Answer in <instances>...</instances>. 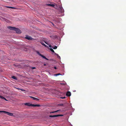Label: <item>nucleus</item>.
Segmentation results:
<instances>
[{"label": "nucleus", "mask_w": 126, "mask_h": 126, "mask_svg": "<svg viewBox=\"0 0 126 126\" xmlns=\"http://www.w3.org/2000/svg\"><path fill=\"white\" fill-rule=\"evenodd\" d=\"M7 27L11 30L15 31L17 33H21L20 30L18 28L11 26H8Z\"/></svg>", "instance_id": "obj_1"}, {"label": "nucleus", "mask_w": 126, "mask_h": 126, "mask_svg": "<svg viewBox=\"0 0 126 126\" xmlns=\"http://www.w3.org/2000/svg\"><path fill=\"white\" fill-rule=\"evenodd\" d=\"M24 105H25L27 106H32V107H40V105L39 104H32L30 103H25Z\"/></svg>", "instance_id": "obj_2"}, {"label": "nucleus", "mask_w": 126, "mask_h": 126, "mask_svg": "<svg viewBox=\"0 0 126 126\" xmlns=\"http://www.w3.org/2000/svg\"><path fill=\"white\" fill-rule=\"evenodd\" d=\"M4 112V113H5V114H7L8 115H9L10 116H12L13 115V113H10L9 112H7L4 111H0V112Z\"/></svg>", "instance_id": "obj_3"}, {"label": "nucleus", "mask_w": 126, "mask_h": 126, "mask_svg": "<svg viewBox=\"0 0 126 126\" xmlns=\"http://www.w3.org/2000/svg\"><path fill=\"white\" fill-rule=\"evenodd\" d=\"M63 115L62 114H58V115H50L49 116V117H57L59 116H62Z\"/></svg>", "instance_id": "obj_4"}, {"label": "nucleus", "mask_w": 126, "mask_h": 126, "mask_svg": "<svg viewBox=\"0 0 126 126\" xmlns=\"http://www.w3.org/2000/svg\"><path fill=\"white\" fill-rule=\"evenodd\" d=\"M25 38L28 40H31L32 39V37L28 35H26Z\"/></svg>", "instance_id": "obj_5"}, {"label": "nucleus", "mask_w": 126, "mask_h": 126, "mask_svg": "<svg viewBox=\"0 0 126 126\" xmlns=\"http://www.w3.org/2000/svg\"><path fill=\"white\" fill-rule=\"evenodd\" d=\"M71 95V93L69 91L67 92L66 94V95L67 96H69Z\"/></svg>", "instance_id": "obj_6"}, {"label": "nucleus", "mask_w": 126, "mask_h": 126, "mask_svg": "<svg viewBox=\"0 0 126 126\" xmlns=\"http://www.w3.org/2000/svg\"><path fill=\"white\" fill-rule=\"evenodd\" d=\"M31 97L32 98L33 100H35L37 101H38L39 100V99L38 98L32 97Z\"/></svg>", "instance_id": "obj_7"}, {"label": "nucleus", "mask_w": 126, "mask_h": 126, "mask_svg": "<svg viewBox=\"0 0 126 126\" xmlns=\"http://www.w3.org/2000/svg\"><path fill=\"white\" fill-rule=\"evenodd\" d=\"M46 5L48 6H52V7H54L55 6V5L54 4H46Z\"/></svg>", "instance_id": "obj_8"}, {"label": "nucleus", "mask_w": 126, "mask_h": 126, "mask_svg": "<svg viewBox=\"0 0 126 126\" xmlns=\"http://www.w3.org/2000/svg\"><path fill=\"white\" fill-rule=\"evenodd\" d=\"M41 56L43 58L46 59V60H48V59H47L45 56L43 55H41Z\"/></svg>", "instance_id": "obj_9"}, {"label": "nucleus", "mask_w": 126, "mask_h": 126, "mask_svg": "<svg viewBox=\"0 0 126 126\" xmlns=\"http://www.w3.org/2000/svg\"><path fill=\"white\" fill-rule=\"evenodd\" d=\"M6 7L7 8H11L12 9H17L16 8H15V7H9V6H6Z\"/></svg>", "instance_id": "obj_10"}, {"label": "nucleus", "mask_w": 126, "mask_h": 126, "mask_svg": "<svg viewBox=\"0 0 126 126\" xmlns=\"http://www.w3.org/2000/svg\"><path fill=\"white\" fill-rule=\"evenodd\" d=\"M55 54L57 56V58H58L59 59H60V57L59 56L58 54H56V53H55Z\"/></svg>", "instance_id": "obj_11"}, {"label": "nucleus", "mask_w": 126, "mask_h": 126, "mask_svg": "<svg viewBox=\"0 0 126 126\" xmlns=\"http://www.w3.org/2000/svg\"><path fill=\"white\" fill-rule=\"evenodd\" d=\"M12 78L14 79H17V78L15 76H12Z\"/></svg>", "instance_id": "obj_12"}, {"label": "nucleus", "mask_w": 126, "mask_h": 126, "mask_svg": "<svg viewBox=\"0 0 126 126\" xmlns=\"http://www.w3.org/2000/svg\"><path fill=\"white\" fill-rule=\"evenodd\" d=\"M41 44L43 45L45 47H47V46L43 42H41Z\"/></svg>", "instance_id": "obj_13"}, {"label": "nucleus", "mask_w": 126, "mask_h": 126, "mask_svg": "<svg viewBox=\"0 0 126 126\" xmlns=\"http://www.w3.org/2000/svg\"><path fill=\"white\" fill-rule=\"evenodd\" d=\"M50 51L52 52L53 53H55L54 51L53 50L52 48H50Z\"/></svg>", "instance_id": "obj_14"}, {"label": "nucleus", "mask_w": 126, "mask_h": 126, "mask_svg": "<svg viewBox=\"0 0 126 126\" xmlns=\"http://www.w3.org/2000/svg\"><path fill=\"white\" fill-rule=\"evenodd\" d=\"M52 48L54 49H56L57 48V47L56 46H55L54 47H53Z\"/></svg>", "instance_id": "obj_15"}, {"label": "nucleus", "mask_w": 126, "mask_h": 126, "mask_svg": "<svg viewBox=\"0 0 126 126\" xmlns=\"http://www.w3.org/2000/svg\"><path fill=\"white\" fill-rule=\"evenodd\" d=\"M58 111H59V110H57V111H54L51 112L50 113H54V112H57Z\"/></svg>", "instance_id": "obj_16"}, {"label": "nucleus", "mask_w": 126, "mask_h": 126, "mask_svg": "<svg viewBox=\"0 0 126 126\" xmlns=\"http://www.w3.org/2000/svg\"><path fill=\"white\" fill-rule=\"evenodd\" d=\"M37 53L40 56H41V55H42V54H40L39 52L37 51Z\"/></svg>", "instance_id": "obj_17"}, {"label": "nucleus", "mask_w": 126, "mask_h": 126, "mask_svg": "<svg viewBox=\"0 0 126 126\" xmlns=\"http://www.w3.org/2000/svg\"><path fill=\"white\" fill-rule=\"evenodd\" d=\"M4 97L1 95H0V98L4 99Z\"/></svg>", "instance_id": "obj_18"}, {"label": "nucleus", "mask_w": 126, "mask_h": 126, "mask_svg": "<svg viewBox=\"0 0 126 126\" xmlns=\"http://www.w3.org/2000/svg\"><path fill=\"white\" fill-rule=\"evenodd\" d=\"M61 75V74H60V73H58V74H55V75H56V76H58V75Z\"/></svg>", "instance_id": "obj_19"}, {"label": "nucleus", "mask_w": 126, "mask_h": 126, "mask_svg": "<svg viewBox=\"0 0 126 126\" xmlns=\"http://www.w3.org/2000/svg\"><path fill=\"white\" fill-rule=\"evenodd\" d=\"M49 47L50 48H52L53 47L50 45H49Z\"/></svg>", "instance_id": "obj_20"}, {"label": "nucleus", "mask_w": 126, "mask_h": 126, "mask_svg": "<svg viewBox=\"0 0 126 126\" xmlns=\"http://www.w3.org/2000/svg\"><path fill=\"white\" fill-rule=\"evenodd\" d=\"M61 98L62 99H64L65 98V96L63 97H61Z\"/></svg>", "instance_id": "obj_21"}, {"label": "nucleus", "mask_w": 126, "mask_h": 126, "mask_svg": "<svg viewBox=\"0 0 126 126\" xmlns=\"http://www.w3.org/2000/svg\"><path fill=\"white\" fill-rule=\"evenodd\" d=\"M32 69H35V67H32Z\"/></svg>", "instance_id": "obj_22"}, {"label": "nucleus", "mask_w": 126, "mask_h": 126, "mask_svg": "<svg viewBox=\"0 0 126 126\" xmlns=\"http://www.w3.org/2000/svg\"><path fill=\"white\" fill-rule=\"evenodd\" d=\"M4 99L6 101H8V100H7L5 97L4 98Z\"/></svg>", "instance_id": "obj_23"}, {"label": "nucleus", "mask_w": 126, "mask_h": 126, "mask_svg": "<svg viewBox=\"0 0 126 126\" xmlns=\"http://www.w3.org/2000/svg\"><path fill=\"white\" fill-rule=\"evenodd\" d=\"M54 68L55 69H57V68H56V66H54Z\"/></svg>", "instance_id": "obj_24"}, {"label": "nucleus", "mask_w": 126, "mask_h": 126, "mask_svg": "<svg viewBox=\"0 0 126 126\" xmlns=\"http://www.w3.org/2000/svg\"><path fill=\"white\" fill-rule=\"evenodd\" d=\"M45 42L46 44H47V45H48V44H47V42Z\"/></svg>", "instance_id": "obj_25"}, {"label": "nucleus", "mask_w": 126, "mask_h": 126, "mask_svg": "<svg viewBox=\"0 0 126 126\" xmlns=\"http://www.w3.org/2000/svg\"><path fill=\"white\" fill-rule=\"evenodd\" d=\"M61 10H62V9H63V8H61Z\"/></svg>", "instance_id": "obj_26"}, {"label": "nucleus", "mask_w": 126, "mask_h": 126, "mask_svg": "<svg viewBox=\"0 0 126 126\" xmlns=\"http://www.w3.org/2000/svg\"><path fill=\"white\" fill-rule=\"evenodd\" d=\"M21 89V90H22V89Z\"/></svg>", "instance_id": "obj_27"}]
</instances>
